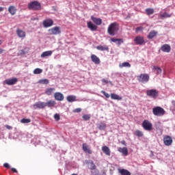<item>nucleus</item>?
<instances>
[{
  "mask_svg": "<svg viewBox=\"0 0 175 175\" xmlns=\"http://www.w3.org/2000/svg\"><path fill=\"white\" fill-rule=\"evenodd\" d=\"M120 30V25L118 23L114 22L111 23L107 29V32L111 36H115Z\"/></svg>",
  "mask_w": 175,
  "mask_h": 175,
  "instance_id": "f257e3e1",
  "label": "nucleus"
},
{
  "mask_svg": "<svg viewBox=\"0 0 175 175\" xmlns=\"http://www.w3.org/2000/svg\"><path fill=\"white\" fill-rule=\"evenodd\" d=\"M152 113L154 116H156L157 117H162V116H165V109L161 107H154L152 108Z\"/></svg>",
  "mask_w": 175,
  "mask_h": 175,
  "instance_id": "f03ea898",
  "label": "nucleus"
},
{
  "mask_svg": "<svg viewBox=\"0 0 175 175\" xmlns=\"http://www.w3.org/2000/svg\"><path fill=\"white\" fill-rule=\"evenodd\" d=\"M42 5L38 1H34L28 4L29 10H40Z\"/></svg>",
  "mask_w": 175,
  "mask_h": 175,
  "instance_id": "7ed1b4c3",
  "label": "nucleus"
},
{
  "mask_svg": "<svg viewBox=\"0 0 175 175\" xmlns=\"http://www.w3.org/2000/svg\"><path fill=\"white\" fill-rule=\"evenodd\" d=\"M147 96L152 98V99H157L159 96V92L155 89H151L146 91Z\"/></svg>",
  "mask_w": 175,
  "mask_h": 175,
  "instance_id": "20e7f679",
  "label": "nucleus"
},
{
  "mask_svg": "<svg viewBox=\"0 0 175 175\" xmlns=\"http://www.w3.org/2000/svg\"><path fill=\"white\" fill-rule=\"evenodd\" d=\"M137 79L139 83H148V81L150 80V75H148V74H141L137 77Z\"/></svg>",
  "mask_w": 175,
  "mask_h": 175,
  "instance_id": "39448f33",
  "label": "nucleus"
},
{
  "mask_svg": "<svg viewBox=\"0 0 175 175\" xmlns=\"http://www.w3.org/2000/svg\"><path fill=\"white\" fill-rule=\"evenodd\" d=\"M142 128L145 131H152V123H151L150 121L148 120H144L142 122Z\"/></svg>",
  "mask_w": 175,
  "mask_h": 175,
  "instance_id": "423d86ee",
  "label": "nucleus"
},
{
  "mask_svg": "<svg viewBox=\"0 0 175 175\" xmlns=\"http://www.w3.org/2000/svg\"><path fill=\"white\" fill-rule=\"evenodd\" d=\"M163 141L164 145L167 146V147L173 144V139L170 135L164 136Z\"/></svg>",
  "mask_w": 175,
  "mask_h": 175,
  "instance_id": "0eeeda50",
  "label": "nucleus"
},
{
  "mask_svg": "<svg viewBox=\"0 0 175 175\" xmlns=\"http://www.w3.org/2000/svg\"><path fill=\"white\" fill-rule=\"evenodd\" d=\"M42 25L44 28H49V27H53V25H54V21L51 18H46L43 21Z\"/></svg>",
  "mask_w": 175,
  "mask_h": 175,
  "instance_id": "6e6552de",
  "label": "nucleus"
},
{
  "mask_svg": "<svg viewBox=\"0 0 175 175\" xmlns=\"http://www.w3.org/2000/svg\"><path fill=\"white\" fill-rule=\"evenodd\" d=\"M48 32H49L50 35H59V33H61V30L59 27H55L52 29H49Z\"/></svg>",
  "mask_w": 175,
  "mask_h": 175,
  "instance_id": "1a4fd4ad",
  "label": "nucleus"
},
{
  "mask_svg": "<svg viewBox=\"0 0 175 175\" xmlns=\"http://www.w3.org/2000/svg\"><path fill=\"white\" fill-rule=\"evenodd\" d=\"M46 107V103L44 102H37L33 105L34 110L37 109H44Z\"/></svg>",
  "mask_w": 175,
  "mask_h": 175,
  "instance_id": "9d476101",
  "label": "nucleus"
},
{
  "mask_svg": "<svg viewBox=\"0 0 175 175\" xmlns=\"http://www.w3.org/2000/svg\"><path fill=\"white\" fill-rule=\"evenodd\" d=\"M18 81V79L17 78H12V79H6L4 83L7 84V85H14Z\"/></svg>",
  "mask_w": 175,
  "mask_h": 175,
  "instance_id": "9b49d317",
  "label": "nucleus"
},
{
  "mask_svg": "<svg viewBox=\"0 0 175 175\" xmlns=\"http://www.w3.org/2000/svg\"><path fill=\"white\" fill-rule=\"evenodd\" d=\"M134 42L136 44L142 45L144 43V38L140 36L135 37Z\"/></svg>",
  "mask_w": 175,
  "mask_h": 175,
  "instance_id": "f8f14e48",
  "label": "nucleus"
},
{
  "mask_svg": "<svg viewBox=\"0 0 175 175\" xmlns=\"http://www.w3.org/2000/svg\"><path fill=\"white\" fill-rule=\"evenodd\" d=\"M161 50L163 53H170L172 47L168 44H165L161 46Z\"/></svg>",
  "mask_w": 175,
  "mask_h": 175,
  "instance_id": "ddd939ff",
  "label": "nucleus"
},
{
  "mask_svg": "<svg viewBox=\"0 0 175 175\" xmlns=\"http://www.w3.org/2000/svg\"><path fill=\"white\" fill-rule=\"evenodd\" d=\"M91 20L96 25H102V19L100 18H96L94 16H91Z\"/></svg>",
  "mask_w": 175,
  "mask_h": 175,
  "instance_id": "4468645a",
  "label": "nucleus"
},
{
  "mask_svg": "<svg viewBox=\"0 0 175 175\" xmlns=\"http://www.w3.org/2000/svg\"><path fill=\"white\" fill-rule=\"evenodd\" d=\"M54 98L56 100L62 101L64 100V94L61 92H55L54 94Z\"/></svg>",
  "mask_w": 175,
  "mask_h": 175,
  "instance_id": "2eb2a0df",
  "label": "nucleus"
},
{
  "mask_svg": "<svg viewBox=\"0 0 175 175\" xmlns=\"http://www.w3.org/2000/svg\"><path fill=\"white\" fill-rule=\"evenodd\" d=\"M16 35L18 36V38H21L22 39H24V38L26 36L25 31L18 28L16 29Z\"/></svg>",
  "mask_w": 175,
  "mask_h": 175,
  "instance_id": "dca6fc26",
  "label": "nucleus"
},
{
  "mask_svg": "<svg viewBox=\"0 0 175 175\" xmlns=\"http://www.w3.org/2000/svg\"><path fill=\"white\" fill-rule=\"evenodd\" d=\"M54 91H55V88H48L45 90L44 94H45V95L50 96V95H53V94H54Z\"/></svg>",
  "mask_w": 175,
  "mask_h": 175,
  "instance_id": "f3484780",
  "label": "nucleus"
},
{
  "mask_svg": "<svg viewBox=\"0 0 175 175\" xmlns=\"http://www.w3.org/2000/svg\"><path fill=\"white\" fill-rule=\"evenodd\" d=\"M91 59L92 62L95 63L96 65H99V64H100V59L98 56H96V55H92Z\"/></svg>",
  "mask_w": 175,
  "mask_h": 175,
  "instance_id": "a211bd4d",
  "label": "nucleus"
},
{
  "mask_svg": "<svg viewBox=\"0 0 175 175\" xmlns=\"http://www.w3.org/2000/svg\"><path fill=\"white\" fill-rule=\"evenodd\" d=\"M88 28L92 31H96V29H98V26L92 23V22L89 21L88 22Z\"/></svg>",
  "mask_w": 175,
  "mask_h": 175,
  "instance_id": "6ab92c4d",
  "label": "nucleus"
},
{
  "mask_svg": "<svg viewBox=\"0 0 175 175\" xmlns=\"http://www.w3.org/2000/svg\"><path fill=\"white\" fill-rule=\"evenodd\" d=\"M118 151L121 152L124 157H126L128 155V148L126 147L124 148H118Z\"/></svg>",
  "mask_w": 175,
  "mask_h": 175,
  "instance_id": "aec40b11",
  "label": "nucleus"
},
{
  "mask_svg": "<svg viewBox=\"0 0 175 175\" xmlns=\"http://www.w3.org/2000/svg\"><path fill=\"white\" fill-rule=\"evenodd\" d=\"M53 55V51H46L41 54V58H46V57H51Z\"/></svg>",
  "mask_w": 175,
  "mask_h": 175,
  "instance_id": "412c9836",
  "label": "nucleus"
},
{
  "mask_svg": "<svg viewBox=\"0 0 175 175\" xmlns=\"http://www.w3.org/2000/svg\"><path fill=\"white\" fill-rule=\"evenodd\" d=\"M83 150L84 152H87L88 154H92V150L90 149V147L87 144H83Z\"/></svg>",
  "mask_w": 175,
  "mask_h": 175,
  "instance_id": "4be33fe9",
  "label": "nucleus"
},
{
  "mask_svg": "<svg viewBox=\"0 0 175 175\" xmlns=\"http://www.w3.org/2000/svg\"><path fill=\"white\" fill-rule=\"evenodd\" d=\"M102 151L103 152H104V154H105V155H107L108 157H110V148H109V147L105 146L102 147Z\"/></svg>",
  "mask_w": 175,
  "mask_h": 175,
  "instance_id": "5701e85b",
  "label": "nucleus"
},
{
  "mask_svg": "<svg viewBox=\"0 0 175 175\" xmlns=\"http://www.w3.org/2000/svg\"><path fill=\"white\" fill-rule=\"evenodd\" d=\"M96 49L100 51H109V46H107V45H105V46L98 45L96 46Z\"/></svg>",
  "mask_w": 175,
  "mask_h": 175,
  "instance_id": "b1692460",
  "label": "nucleus"
},
{
  "mask_svg": "<svg viewBox=\"0 0 175 175\" xmlns=\"http://www.w3.org/2000/svg\"><path fill=\"white\" fill-rule=\"evenodd\" d=\"M57 105L55 100H51L48 102L45 103V107L47 106L48 107H54Z\"/></svg>",
  "mask_w": 175,
  "mask_h": 175,
  "instance_id": "393cba45",
  "label": "nucleus"
},
{
  "mask_svg": "<svg viewBox=\"0 0 175 175\" xmlns=\"http://www.w3.org/2000/svg\"><path fill=\"white\" fill-rule=\"evenodd\" d=\"M16 7H14V5H10L8 8V12L9 13H10V14H12V16H14V14H16Z\"/></svg>",
  "mask_w": 175,
  "mask_h": 175,
  "instance_id": "a878e982",
  "label": "nucleus"
},
{
  "mask_svg": "<svg viewBox=\"0 0 175 175\" xmlns=\"http://www.w3.org/2000/svg\"><path fill=\"white\" fill-rule=\"evenodd\" d=\"M158 32L155 31L154 30L151 31L148 36V39H153L154 38H155V36H157Z\"/></svg>",
  "mask_w": 175,
  "mask_h": 175,
  "instance_id": "bb28decb",
  "label": "nucleus"
},
{
  "mask_svg": "<svg viewBox=\"0 0 175 175\" xmlns=\"http://www.w3.org/2000/svg\"><path fill=\"white\" fill-rule=\"evenodd\" d=\"M111 99H113L115 100H122V97L118 96V94H111Z\"/></svg>",
  "mask_w": 175,
  "mask_h": 175,
  "instance_id": "cd10ccee",
  "label": "nucleus"
},
{
  "mask_svg": "<svg viewBox=\"0 0 175 175\" xmlns=\"http://www.w3.org/2000/svg\"><path fill=\"white\" fill-rule=\"evenodd\" d=\"M170 17H172V14H168L167 12H165L164 13L161 14L160 15V18H170Z\"/></svg>",
  "mask_w": 175,
  "mask_h": 175,
  "instance_id": "c85d7f7f",
  "label": "nucleus"
},
{
  "mask_svg": "<svg viewBox=\"0 0 175 175\" xmlns=\"http://www.w3.org/2000/svg\"><path fill=\"white\" fill-rule=\"evenodd\" d=\"M76 96L70 95L66 97V100L68 102L72 103V102H76Z\"/></svg>",
  "mask_w": 175,
  "mask_h": 175,
  "instance_id": "c756f323",
  "label": "nucleus"
},
{
  "mask_svg": "<svg viewBox=\"0 0 175 175\" xmlns=\"http://www.w3.org/2000/svg\"><path fill=\"white\" fill-rule=\"evenodd\" d=\"M119 173L121 174V175H131V172L125 169L119 170Z\"/></svg>",
  "mask_w": 175,
  "mask_h": 175,
  "instance_id": "7c9ffc66",
  "label": "nucleus"
},
{
  "mask_svg": "<svg viewBox=\"0 0 175 175\" xmlns=\"http://www.w3.org/2000/svg\"><path fill=\"white\" fill-rule=\"evenodd\" d=\"M98 128L100 131H104V129H106V123L100 122L98 124Z\"/></svg>",
  "mask_w": 175,
  "mask_h": 175,
  "instance_id": "2f4dec72",
  "label": "nucleus"
},
{
  "mask_svg": "<svg viewBox=\"0 0 175 175\" xmlns=\"http://www.w3.org/2000/svg\"><path fill=\"white\" fill-rule=\"evenodd\" d=\"M111 41L116 43V42H118V44H121V43H124V40L121 38H111Z\"/></svg>",
  "mask_w": 175,
  "mask_h": 175,
  "instance_id": "473e14b6",
  "label": "nucleus"
},
{
  "mask_svg": "<svg viewBox=\"0 0 175 175\" xmlns=\"http://www.w3.org/2000/svg\"><path fill=\"white\" fill-rule=\"evenodd\" d=\"M135 136H137V137H143V136H144V134H143V132L139 130L135 131Z\"/></svg>",
  "mask_w": 175,
  "mask_h": 175,
  "instance_id": "72a5a7b5",
  "label": "nucleus"
},
{
  "mask_svg": "<svg viewBox=\"0 0 175 175\" xmlns=\"http://www.w3.org/2000/svg\"><path fill=\"white\" fill-rule=\"evenodd\" d=\"M120 68H131V64L129 62H123L120 64Z\"/></svg>",
  "mask_w": 175,
  "mask_h": 175,
  "instance_id": "f704fd0d",
  "label": "nucleus"
},
{
  "mask_svg": "<svg viewBox=\"0 0 175 175\" xmlns=\"http://www.w3.org/2000/svg\"><path fill=\"white\" fill-rule=\"evenodd\" d=\"M146 14H148V16L154 14V8H147L146 10Z\"/></svg>",
  "mask_w": 175,
  "mask_h": 175,
  "instance_id": "c9c22d12",
  "label": "nucleus"
},
{
  "mask_svg": "<svg viewBox=\"0 0 175 175\" xmlns=\"http://www.w3.org/2000/svg\"><path fill=\"white\" fill-rule=\"evenodd\" d=\"M38 83L40 84H49L50 81H49V79H40V81H38Z\"/></svg>",
  "mask_w": 175,
  "mask_h": 175,
  "instance_id": "e433bc0d",
  "label": "nucleus"
},
{
  "mask_svg": "<svg viewBox=\"0 0 175 175\" xmlns=\"http://www.w3.org/2000/svg\"><path fill=\"white\" fill-rule=\"evenodd\" d=\"M153 69L157 71L158 75H159V73H162V69L158 66H153Z\"/></svg>",
  "mask_w": 175,
  "mask_h": 175,
  "instance_id": "4c0bfd02",
  "label": "nucleus"
},
{
  "mask_svg": "<svg viewBox=\"0 0 175 175\" xmlns=\"http://www.w3.org/2000/svg\"><path fill=\"white\" fill-rule=\"evenodd\" d=\"M42 72H43V70H42L40 68H36L33 70L34 75H40V73H42Z\"/></svg>",
  "mask_w": 175,
  "mask_h": 175,
  "instance_id": "58836bf2",
  "label": "nucleus"
},
{
  "mask_svg": "<svg viewBox=\"0 0 175 175\" xmlns=\"http://www.w3.org/2000/svg\"><path fill=\"white\" fill-rule=\"evenodd\" d=\"M21 122L22 124H29V122H31V119L23 118L21 120Z\"/></svg>",
  "mask_w": 175,
  "mask_h": 175,
  "instance_id": "ea45409f",
  "label": "nucleus"
},
{
  "mask_svg": "<svg viewBox=\"0 0 175 175\" xmlns=\"http://www.w3.org/2000/svg\"><path fill=\"white\" fill-rule=\"evenodd\" d=\"M82 118L84 120V121H88L91 119L90 115H83L82 116Z\"/></svg>",
  "mask_w": 175,
  "mask_h": 175,
  "instance_id": "a19ab883",
  "label": "nucleus"
},
{
  "mask_svg": "<svg viewBox=\"0 0 175 175\" xmlns=\"http://www.w3.org/2000/svg\"><path fill=\"white\" fill-rule=\"evenodd\" d=\"M90 170H95L96 169V165L94 163V161H90Z\"/></svg>",
  "mask_w": 175,
  "mask_h": 175,
  "instance_id": "79ce46f5",
  "label": "nucleus"
},
{
  "mask_svg": "<svg viewBox=\"0 0 175 175\" xmlns=\"http://www.w3.org/2000/svg\"><path fill=\"white\" fill-rule=\"evenodd\" d=\"M54 119L55 120V121H59V120H61V117L59 116V114L55 113L54 115Z\"/></svg>",
  "mask_w": 175,
  "mask_h": 175,
  "instance_id": "37998d69",
  "label": "nucleus"
},
{
  "mask_svg": "<svg viewBox=\"0 0 175 175\" xmlns=\"http://www.w3.org/2000/svg\"><path fill=\"white\" fill-rule=\"evenodd\" d=\"M101 94H103L105 96V98H110V94H109L108 93H107L103 90L101 91Z\"/></svg>",
  "mask_w": 175,
  "mask_h": 175,
  "instance_id": "c03bdc74",
  "label": "nucleus"
},
{
  "mask_svg": "<svg viewBox=\"0 0 175 175\" xmlns=\"http://www.w3.org/2000/svg\"><path fill=\"white\" fill-rule=\"evenodd\" d=\"M143 31V27H138L135 29V32L137 33V32Z\"/></svg>",
  "mask_w": 175,
  "mask_h": 175,
  "instance_id": "a18cd8bd",
  "label": "nucleus"
},
{
  "mask_svg": "<svg viewBox=\"0 0 175 175\" xmlns=\"http://www.w3.org/2000/svg\"><path fill=\"white\" fill-rule=\"evenodd\" d=\"M3 166H4V167H5L6 169H10V165L9 163H5L3 164Z\"/></svg>",
  "mask_w": 175,
  "mask_h": 175,
  "instance_id": "49530a36",
  "label": "nucleus"
},
{
  "mask_svg": "<svg viewBox=\"0 0 175 175\" xmlns=\"http://www.w3.org/2000/svg\"><path fill=\"white\" fill-rule=\"evenodd\" d=\"M81 111V109L80 108H77L74 109V113H80Z\"/></svg>",
  "mask_w": 175,
  "mask_h": 175,
  "instance_id": "de8ad7c7",
  "label": "nucleus"
},
{
  "mask_svg": "<svg viewBox=\"0 0 175 175\" xmlns=\"http://www.w3.org/2000/svg\"><path fill=\"white\" fill-rule=\"evenodd\" d=\"M5 127L7 129H9V130L13 129V127H12V126H9V125H8V124H6V125L5 126Z\"/></svg>",
  "mask_w": 175,
  "mask_h": 175,
  "instance_id": "09e8293b",
  "label": "nucleus"
},
{
  "mask_svg": "<svg viewBox=\"0 0 175 175\" xmlns=\"http://www.w3.org/2000/svg\"><path fill=\"white\" fill-rule=\"evenodd\" d=\"M102 82H103V83H105L106 84H107V83H109V81H107V80H106V79H102Z\"/></svg>",
  "mask_w": 175,
  "mask_h": 175,
  "instance_id": "8fccbe9b",
  "label": "nucleus"
},
{
  "mask_svg": "<svg viewBox=\"0 0 175 175\" xmlns=\"http://www.w3.org/2000/svg\"><path fill=\"white\" fill-rule=\"evenodd\" d=\"M12 172L14 173H17V170L16 168H11Z\"/></svg>",
  "mask_w": 175,
  "mask_h": 175,
  "instance_id": "3c124183",
  "label": "nucleus"
},
{
  "mask_svg": "<svg viewBox=\"0 0 175 175\" xmlns=\"http://www.w3.org/2000/svg\"><path fill=\"white\" fill-rule=\"evenodd\" d=\"M4 51L5 50H3V49H0V54H2Z\"/></svg>",
  "mask_w": 175,
  "mask_h": 175,
  "instance_id": "603ef678",
  "label": "nucleus"
},
{
  "mask_svg": "<svg viewBox=\"0 0 175 175\" xmlns=\"http://www.w3.org/2000/svg\"><path fill=\"white\" fill-rule=\"evenodd\" d=\"M122 144H123V146H126V142H125V141H122Z\"/></svg>",
  "mask_w": 175,
  "mask_h": 175,
  "instance_id": "864d4df0",
  "label": "nucleus"
},
{
  "mask_svg": "<svg viewBox=\"0 0 175 175\" xmlns=\"http://www.w3.org/2000/svg\"><path fill=\"white\" fill-rule=\"evenodd\" d=\"M4 10L3 7H0V12H3Z\"/></svg>",
  "mask_w": 175,
  "mask_h": 175,
  "instance_id": "5fc2aeb1",
  "label": "nucleus"
},
{
  "mask_svg": "<svg viewBox=\"0 0 175 175\" xmlns=\"http://www.w3.org/2000/svg\"><path fill=\"white\" fill-rule=\"evenodd\" d=\"M2 44V40H0V45Z\"/></svg>",
  "mask_w": 175,
  "mask_h": 175,
  "instance_id": "6e6d98bb",
  "label": "nucleus"
},
{
  "mask_svg": "<svg viewBox=\"0 0 175 175\" xmlns=\"http://www.w3.org/2000/svg\"><path fill=\"white\" fill-rule=\"evenodd\" d=\"M71 175H77V174H71Z\"/></svg>",
  "mask_w": 175,
  "mask_h": 175,
  "instance_id": "4d7b16f0",
  "label": "nucleus"
}]
</instances>
